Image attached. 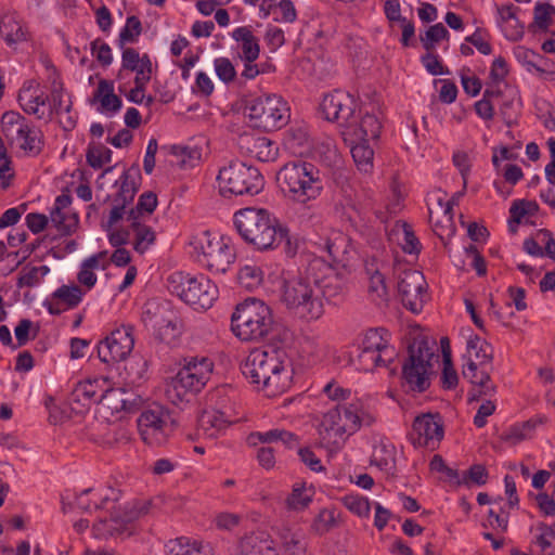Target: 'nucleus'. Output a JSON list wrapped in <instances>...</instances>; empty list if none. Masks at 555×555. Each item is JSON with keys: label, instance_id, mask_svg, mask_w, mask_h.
<instances>
[{"label": "nucleus", "instance_id": "1", "mask_svg": "<svg viewBox=\"0 0 555 555\" xmlns=\"http://www.w3.org/2000/svg\"><path fill=\"white\" fill-rule=\"evenodd\" d=\"M285 356V351L273 347L256 349L241 365L242 374L249 383L266 390L268 396L282 393L289 388L292 382Z\"/></svg>", "mask_w": 555, "mask_h": 555}, {"label": "nucleus", "instance_id": "2", "mask_svg": "<svg viewBox=\"0 0 555 555\" xmlns=\"http://www.w3.org/2000/svg\"><path fill=\"white\" fill-rule=\"evenodd\" d=\"M233 221L244 242L259 251L278 248L288 232L287 227L264 208H242L234 214Z\"/></svg>", "mask_w": 555, "mask_h": 555}, {"label": "nucleus", "instance_id": "3", "mask_svg": "<svg viewBox=\"0 0 555 555\" xmlns=\"http://www.w3.org/2000/svg\"><path fill=\"white\" fill-rule=\"evenodd\" d=\"M276 181L284 195L299 204L317 199L324 190L321 170L306 160L283 165L276 173Z\"/></svg>", "mask_w": 555, "mask_h": 555}, {"label": "nucleus", "instance_id": "4", "mask_svg": "<svg viewBox=\"0 0 555 555\" xmlns=\"http://www.w3.org/2000/svg\"><path fill=\"white\" fill-rule=\"evenodd\" d=\"M427 337L420 336L408 346V356L401 364L400 387L406 393H423L431 385L434 346Z\"/></svg>", "mask_w": 555, "mask_h": 555}, {"label": "nucleus", "instance_id": "5", "mask_svg": "<svg viewBox=\"0 0 555 555\" xmlns=\"http://www.w3.org/2000/svg\"><path fill=\"white\" fill-rule=\"evenodd\" d=\"M280 291L281 301L299 319L313 321L323 315L324 306L319 298L317 279L296 276L283 280Z\"/></svg>", "mask_w": 555, "mask_h": 555}, {"label": "nucleus", "instance_id": "6", "mask_svg": "<svg viewBox=\"0 0 555 555\" xmlns=\"http://www.w3.org/2000/svg\"><path fill=\"white\" fill-rule=\"evenodd\" d=\"M190 255L201 267L211 273H225L236 259L230 238L202 231L190 241Z\"/></svg>", "mask_w": 555, "mask_h": 555}, {"label": "nucleus", "instance_id": "7", "mask_svg": "<svg viewBox=\"0 0 555 555\" xmlns=\"http://www.w3.org/2000/svg\"><path fill=\"white\" fill-rule=\"evenodd\" d=\"M273 325L271 308L256 298L238 304L231 317V330L243 341L263 339L271 333Z\"/></svg>", "mask_w": 555, "mask_h": 555}, {"label": "nucleus", "instance_id": "8", "mask_svg": "<svg viewBox=\"0 0 555 555\" xmlns=\"http://www.w3.org/2000/svg\"><path fill=\"white\" fill-rule=\"evenodd\" d=\"M212 367V361L206 357L185 359V364L167 384L166 397L168 400L175 405L190 402L209 380Z\"/></svg>", "mask_w": 555, "mask_h": 555}, {"label": "nucleus", "instance_id": "9", "mask_svg": "<svg viewBox=\"0 0 555 555\" xmlns=\"http://www.w3.org/2000/svg\"><path fill=\"white\" fill-rule=\"evenodd\" d=\"M219 193L223 197L259 194L264 188V178L257 167L238 159L230 160L219 169L217 176Z\"/></svg>", "mask_w": 555, "mask_h": 555}, {"label": "nucleus", "instance_id": "10", "mask_svg": "<svg viewBox=\"0 0 555 555\" xmlns=\"http://www.w3.org/2000/svg\"><path fill=\"white\" fill-rule=\"evenodd\" d=\"M167 288L195 310H207L218 298V287L207 276L191 275L182 271L171 273L167 279Z\"/></svg>", "mask_w": 555, "mask_h": 555}, {"label": "nucleus", "instance_id": "11", "mask_svg": "<svg viewBox=\"0 0 555 555\" xmlns=\"http://www.w3.org/2000/svg\"><path fill=\"white\" fill-rule=\"evenodd\" d=\"M245 114L253 127L266 132L282 129L291 118L287 102L276 94H263L247 100Z\"/></svg>", "mask_w": 555, "mask_h": 555}, {"label": "nucleus", "instance_id": "12", "mask_svg": "<svg viewBox=\"0 0 555 555\" xmlns=\"http://www.w3.org/2000/svg\"><path fill=\"white\" fill-rule=\"evenodd\" d=\"M224 391V388H218L210 393V408L205 409L197 418V431L207 438H217L232 423L225 405Z\"/></svg>", "mask_w": 555, "mask_h": 555}, {"label": "nucleus", "instance_id": "13", "mask_svg": "<svg viewBox=\"0 0 555 555\" xmlns=\"http://www.w3.org/2000/svg\"><path fill=\"white\" fill-rule=\"evenodd\" d=\"M134 326L122 324L115 328L98 344V357L106 364H114L125 360L134 346Z\"/></svg>", "mask_w": 555, "mask_h": 555}, {"label": "nucleus", "instance_id": "14", "mask_svg": "<svg viewBox=\"0 0 555 555\" xmlns=\"http://www.w3.org/2000/svg\"><path fill=\"white\" fill-rule=\"evenodd\" d=\"M357 101L356 99L347 93L339 90L324 95L320 103V112L323 117L328 120L336 122L341 130L350 129L351 122L356 117Z\"/></svg>", "mask_w": 555, "mask_h": 555}, {"label": "nucleus", "instance_id": "15", "mask_svg": "<svg viewBox=\"0 0 555 555\" xmlns=\"http://www.w3.org/2000/svg\"><path fill=\"white\" fill-rule=\"evenodd\" d=\"M152 501L133 502L131 506L127 505L122 513L113 511L108 519H100L93 524V532L96 538H105L122 533L127 529V525L132 522L140 516L149 514Z\"/></svg>", "mask_w": 555, "mask_h": 555}, {"label": "nucleus", "instance_id": "16", "mask_svg": "<svg viewBox=\"0 0 555 555\" xmlns=\"http://www.w3.org/2000/svg\"><path fill=\"white\" fill-rule=\"evenodd\" d=\"M443 436L441 416L438 413H427L415 417L409 439L415 448L424 447L434 451L439 447Z\"/></svg>", "mask_w": 555, "mask_h": 555}, {"label": "nucleus", "instance_id": "17", "mask_svg": "<svg viewBox=\"0 0 555 555\" xmlns=\"http://www.w3.org/2000/svg\"><path fill=\"white\" fill-rule=\"evenodd\" d=\"M426 286L422 272L417 270L402 272L397 288L403 307L414 314L422 312L427 300Z\"/></svg>", "mask_w": 555, "mask_h": 555}, {"label": "nucleus", "instance_id": "18", "mask_svg": "<svg viewBox=\"0 0 555 555\" xmlns=\"http://www.w3.org/2000/svg\"><path fill=\"white\" fill-rule=\"evenodd\" d=\"M167 412L162 405L144 410L138 417V429L142 440L150 446H158L166 441Z\"/></svg>", "mask_w": 555, "mask_h": 555}, {"label": "nucleus", "instance_id": "19", "mask_svg": "<svg viewBox=\"0 0 555 555\" xmlns=\"http://www.w3.org/2000/svg\"><path fill=\"white\" fill-rule=\"evenodd\" d=\"M490 366H479V363L469 359L463 366L462 374L465 379L472 384V389L467 393L468 402L479 401L483 397H491L495 392L490 372Z\"/></svg>", "mask_w": 555, "mask_h": 555}, {"label": "nucleus", "instance_id": "20", "mask_svg": "<svg viewBox=\"0 0 555 555\" xmlns=\"http://www.w3.org/2000/svg\"><path fill=\"white\" fill-rule=\"evenodd\" d=\"M341 403H337L324 415L319 427L320 444L330 451L338 450L345 443L346 437H338L337 427L343 424Z\"/></svg>", "mask_w": 555, "mask_h": 555}, {"label": "nucleus", "instance_id": "21", "mask_svg": "<svg viewBox=\"0 0 555 555\" xmlns=\"http://www.w3.org/2000/svg\"><path fill=\"white\" fill-rule=\"evenodd\" d=\"M350 129L340 130V134L344 141H369L377 140L382 130V122L374 114L366 113L360 120L356 116L353 122H351Z\"/></svg>", "mask_w": 555, "mask_h": 555}, {"label": "nucleus", "instance_id": "22", "mask_svg": "<svg viewBox=\"0 0 555 555\" xmlns=\"http://www.w3.org/2000/svg\"><path fill=\"white\" fill-rule=\"evenodd\" d=\"M72 196L68 193H62L55 198L54 206L50 212V219L53 225L63 236L70 235L78 227V215L67 214L64 210L72 204Z\"/></svg>", "mask_w": 555, "mask_h": 555}, {"label": "nucleus", "instance_id": "23", "mask_svg": "<svg viewBox=\"0 0 555 555\" xmlns=\"http://www.w3.org/2000/svg\"><path fill=\"white\" fill-rule=\"evenodd\" d=\"M11 145L16 144L27 156H38L44 147L42 131L31 125L28 120L17 130V134L8 141Z\"/></svg>", "mask_w": 555, "mask_h": 555}, {"label": "nucleus", "instance_id": "24", "mask_svg": "<svg viewBox=\"0 0 555 555\" xmlns=\"http://www.w3.org/2000/svg\"><path fill=\"white\" fill-rule=\"evenodd\" d=\"M142 181L140 167L138 164H132L130 168L125 170L120 176L117 183H119V190L114 195V203H120L128 206L134 199Z\"/></svg>", "mask_w": 555, "mask_h": 555}, {"label": "nucleus", "instance_id": "25", "mask_svg": "<svg viewBox=\"0 0 555 555\" xmlns=\"http://www.w3.org/2000/svg\"><path fill=\"white\" fill-rule=\"evenodd\" d=\"M365 271L369 276V295L377 306H387L389 296L385 275L375 266L374 261L366 263Z\"/></svg>", "mask_w": 555, "mask_h": 555}, {"label": "nucleus", "instance_id": "26", "mask_svg": "<svg viewBox=\"0 0 555 555\" xmlns=\"http://www.w3.org/2000/svg\"><path fill=\"white\" fill-rule=\"evenodd\" d=\"M104 398L105 392L98 391V380H83L76 384L68 399L72 404L77 403L87 408L91 403L101 402Z\"/></svg>", "mask_w": 555, "mask_h": 555}, {"label": "nucleus", "instance_id": "27", "mask_svg": "<svg viewBox=\"0 0 555 555\" xmlns=\"http://www.w3.org/2000/svg\"><path fill=\"white\" fill-rule=\"evenodd\" d=\"M390 334L385 327L369 328L362 339V349L371 350L389 357L393 349L389 345Z\"/></svg>", "mask_w": 555, "mask_h": 555}, {"label": "nucleus", "instance_id": "28", "mask_svg": "<svg viewBox=\"0 0 555 555\" xmlns=\"http://www.w3.org/2000/svg\"><path fill=\"white\" fill-rule=\"evenodd\" d=\"M349 147L353 158V162L358 168L363 173L372 172L374 168V151L370 146L369 141H344Z\"/></svg>", "mask_w": 555, "mask_h": 555}, {"label": "nucleus", "instance_id": "29", "mask_svg": "<svg viewBox=\"0 0 555 555\" xmlns=\"http://www.w3.org/2000/svg\"><path fill=\"white\" fill-rule=\"evenodd\" d=\"M242 139L249 144L248 152L258 160L268 163L276 158L278 147L270 139L254 135H245Z\"/></svg>", "mask_w": 555, "mask_h": 555}, {"label": "nucleus", "instance_id": "30", "mask_svg": "<svg viewBox=\"0 0 555 555\" xmlns=\"http://www.w3.org/2000/svg\"><path fill=\"white\" fill-rule=\"evenodd\" d=\"M503 91L500 86L492 85L483 91L481 100L475 103L476 114L483 120H491L494 116V106L502 100Z\"/></svg>", "mask_w": 555, "mask_h": 555}, {"label": "nucleus", "instance_id": "31", "mask_svg": "<svg viewBox=\"0 0 555 555\" xmlns=\"http://www.w3.org/2000/svg\"><path fill=\"white\" fill-rule=\"evenodd\" d=\"M271 11L276 21L293 22L296 18V10L291 0H281L278 4L275 0H262L260 12L263 16H268Z\"/></svg>", "mask_w": 555, "mask_h": 555}, {"label": "nucleus", "instance_id": "32", "mask_svg": "<svg viewBox=\"0 0 555 555\" xmlns=\"http://www.w3.org/2000/svg\"><path fill=\"white\" fill-rule=\"evenodd\" d=\"M130 230L134 233L133 249L139 254H144L156 240L154 230L139 219L128 220Z\"/></svg>", "mask_w": 555, "mask_h": 555}, {"label": "nucleus", "instance_id": "33", "mask_svg": "<svg viewBox=\"0 0 555 555\" xmlns=\"http://www.w3.org/2000/svg\"><path fill=\"white\" fill-rule=\"evenodd\" d=\"M94 99H99L102 107L108 112L117 113L122 106L120 98L114 93V82L111 80H100Z\"/></svg>", "mask_w": 555, "mask_h": 555}, {"label": "nucleus", "instance_id": "34", "mask_svg": "<svg viewBox=\"0 0 555 555\" xmlns=\"http://www.w3.org/2000/svg\"><path fill=\"white\" fill-rule=\"evenodd\" d=\"M155 339L159 343H164L166 345H172L177 341L180 336V331L177 325V317L168 311L160 323L154 327Z\"/></svg>", "mask_w": 555, "mask_h": 555}, {"label": "nucleus", "instance_id": "35", "mask_svg": "<svg viewBox=\"0 0 555 555\" xmlns=\"http://www.w3.org/2000/svg\"><path fill=\"white\" fill-rule=\"evenodd\" d=\"M393 353L395 352L391 351L389 357H386L378 352L360 348V352L357 356V359L353 361L356 364H358L359 370L364 372H373L375 367L389 366V364L392 362Z\"/></svg>", "mask_w": 555, "mask_h": 555}, {"label": "nucleus", "instance_id": "36", "mask_svg": "<svg viewBox=\"0 0 555 555\" xmlns=\"http://www.w3.org/2000/svg\"><path fill=\"white\" fill-rule=\"evenodd\" d=\"M343 425L337 427L338 437L352 435L360 429L359 401L341 404Z\"/></svg>", "mask_w": 555, "mask_h": 555}, {"label": "nucleus", "instance_id": "37", "mask_svg": "<svg viewBox=\"0 0 555 555\" xmlns=\"http://www.w3.org/2000/svg\"><path fill=\"white\" fill-rule=\"evenodd\" d=\"M384 12L391 26H398L401 35H414V25L411 21L401 15L399 0H387L384 4Z\"/></svg>", "mask_w": 555, "mask_h": 555}, {"label": "nucleus", "instance_id": "38", "mask_svg": "<svg viewBox=\"0 0 555 555\" xmlns=\"http://www.w3.org/2000/svg\"><path fill=\"white\" fill-rule=\"evenodd\" d=\"M371 463L387 474H392L396 468L395 447L384 442L375 446Z\"/></svg>", "mask_w": 555, "mask_h": 555}, {"label": "nucleus", "instance_id": "39", "mask_svg": "<svg viewBox=\"0 0 555 555\" xmlns=\"http://www.w3.org/2000/svg\"><path fill=\"white\" fill-rule=\"evenodd\" d=\"M49 102V96L44 95L42 92H34V94H26L18 99V104L22 109L28 115H35L38 119H42L44 117V111L40 107L46 106Z\"/></svg>", "mask_w": 555, "mask_h": 555}, {"label": "nucleus", "instance_id": "40", "mask_svg": "<svg viewBox=\"0 0 555 555\" xmlns=\"http://www.w3.org/2000/svg\"><path fill=\"white\" fill-rule=\"evenodd\" d=\"M243 555H279L273 541L247 538L241 543Z\"/></svg>", "mask_w": 555, "mask_h": 555}, {"label": "nucleus", "instance_id": "41", "mask_svg": "<svg viewBox=\"0 0 555 555\" xmlns=\"http://www.w3.org/2000/svg\"><path fill=\"white\" fill-rule=\"evenodd\" d=\"M157 204V195L154 192L147 191L142 193L137 205L128 211L127 220H140L141 216L145 212L151 215L156 209Z\"/></svg>", "mask_w": 555, "mask_h": 555}, {"label": "nucleus", "instance_id": "42", "mask_svg": "<svg viewBox=\"0 0 555 555\" xmlns=\"http://www.w3.org/2000/svg\"><path fill=\"white\" fill-rule=\"evenodd\" d=\"M83 292L78 285H62L52 294V299L60 300L66 309L77 307L82 300Z\"/></svg>", "mask_w": 555, "mask_h": 555}, {"label": "nucleus", "instance_id": "43", "mask_svg": "<svg viewBox=\"0 0 555 555\" xmlns=\"http://www.w3.org/2000/svg\"><path fill=\"white\" fill-rule=\"evenodd\" d=\"M281 546L286 555H305L307 552L306 541L297 533L285 530L281 533Z\"/></svg>", "mask_w": 555, "mask_h": 555}, {"label": "nucleus", "instance_id": "44", "mask_svg": "<svg viewBox=\"0 0 555 555\" xmlns=\"http://www.w3.org/2000/svg\"><path fill=\"white\" fill-rule=\"evenodd\" d=\"M50 269L43 264L40 267H25L21 270L17 278V287H34L40 283V279L49 273Z\"/></svg>", "mask_w": 555, "mask_h": 555}, {"label": "nucleus", "instance_id": "45", "mask_svg": "<svg viewBox=\"0 0 555 555\" xmlns=\"http://www.w3.org/2000/svg\"><path fill=\"white\" fill-rule=\"evenodd\" d=\"M555 20V7L550 3L537 2L533 8V24L545 33Z\"/></svg>", "mask_w": 555, "mask_h": 555}, {"label": "nucleus", "instance_id": "46", "mask_svg": "<svg viewBox=\"0 0 555 555\" xmlns=\"http://www.w3.org/2000/svg\"><path fill=\"white\" fill-rule=\"evenodd\" d=\"M27 119L18 112L8 111L1 117V132L7 141L17 134V130Z\"/></svg>", "mask_w": 555, "mask_h": 555}, {"label": "nucleus", "instance_id": "47", "mask_svg": "<svg viewBox=\"0 0 555 555\" xmlns=\"http://www.w3.org/2000/svg\"><path fill=\"white\" fill-rule=\"evenodd\" d=\"M171 153L180 157V167L183 169L194 168L199 164L202 152L197 147L173 145Z\"/></svg>", "mask_w": 555, "mask_h": 555}, {"label": "nucleus", "instance_id": "48", "mask_svg": "<svg viewBox=\"0 0 555 555\" xmlns=\"http://www.w3.org/2000/svg\"><path fill=\"white\" fill-rule=\"evenodd\" d=\"M112 151L103 144L89 145L86 154L87 163L93 169H100L112 160Z\"/></svg>", "mask_w": 555, "mask_h": 555}, {"label": "nucleus", "instance_id": "49", "mask_svg": "<svg viewBox=\"0 0 555 555\" xmlns=\"http://www.w3.org/2000/svg\"><path fill=\"white\" fill-rule=\"evenodd\" d=\"M168 309L160 306L155 301H149L144 305L141 320L145 326H152L153 328L160 323V320L168 314Z\"/></svg>", "mask_w": 555, "mask_h": 555}, {"label": "nucleus", "instance_id": "50", "mask_svg": "<svg viewBox=\"0 0 555 555\" xmlns=\"http://www.w3.org/2000/svg\"><path fill=\"white\" fill-rule=\"evenodd\" d=\"M489 479V473L487 468L481 464L472 465L462 475V486L470 488L473 485L483 486Z\"/></svg>", "mask_w": 555, "mask_h": 555}, {"label": "nucleus", "instance_id": "51", "mask_svg": "<svg viewBox=\"0 0 555 555\" xmlns=\"http://www.w3.org/2000/svg\"><path fill=\"white\" fill-rule=\"evenodd\" d=\"M496 105L499 106L502 119L507 127H512L517 122L519 104L514 100V98H506L503 94L502 100H499Z\"/></svg>", "mask_w": 555, "mask_h": 555}, {"label": "nucleus", "instance_id": "52", "mask_svg": "<svg viewBox=\"0 0 555 555\" xmlns=\"http://www.w3.org/2000/svg\"><path fill=\"white\" fill-rule=\"evenodd\" d=\"M343 503L347 509L359 517H369L371 505L370 501L358 494H347L343 498Z\"/></svg>", "mask_w": 555, "mask_h": 555}, {"label": "nucleus", "instance_id": "53", "mask_svg": "<svg viewBox=\"0 0 555 555\" xmlns=\"http://www.w3.org/2000/svg\"><path fill=\"white\" fill-rule=\"evenodd\" d=\"M396 225L401 228L403 232V251L411 255L418 254L421 251L422 245L416 237L412 227L404 221H397Z\"/></svg>", "mask_w": 555, "mask_h": 555}, {"label": "nucleus", "instance_id": "54", "mask_svg": "<svg viewBox=\"0 0 555 555\" xmlns=\"http://www.w3.org/2000/svg\"><path fill=\"white\" fill-rule=\"evenodd\" d=\"M319 298L324 297L326 300H332L343 292V286L335 276H325L318 280Z\"/></svg>", "mask_w": 555, "mask_h": 555}, {"label": "nucleus", "instance_id": "55", "mask_svg": "<svg viewBox=\"0 0 555 555\" xmlns=\"http://www.w3.org/2000/svg\"><path fill=\"white\" fill-rule=\"evenodd\" d=\"M168 555H204L196 544H190L185 538H178L167 544Z\"/></svg>", "mask_w": 555, "mask_h": 555}, {"label": "nucleus", "instance_id": "56", "mask_svg": "<svg viewBox=\"0 0 555 555\" xmlns=\"http://www.w3.org/2000/svg\"><path fill=\"white\" fill-rule=\"evenodd\" d=\"M459 376L453 366L452 358L449 352L444 351L443 369L441 373V386L443 389H454L457 386Z\"/></svg>", "mask_w": 555, "mask_h": 555}, {"label": "nucleus", "instance_id": "57", "mask_svg": "<svg viewBox=\"0 0 555 555\" xmlns=\"http://www.w3.org/2000/svg\"><path fill=\"white\" fill-rule=\"evenodd\" d=\"M237 41H241V54L240 56L246 62L253 63L259 56V43L256 37H234Z\"/></svg>", "mask_w": 555, "mask_h": 555}, {"label": "nucleus", "instance_id": "58", "mask_svg": "<svg viewBox=\"0 0 555 555\" xmlns=\"http://www.w3.org/2000/svg\"><path fill=\"white\" fill-rule=\"evenodd\" d=\"M243 520V516L230 512L218 513L214 518V524L219 530L233 531Z\"/></svg>", "mask_w": 555, "mask_h": 555}, {"label": "nucleus", "instance_id": "59", "mask_svg": "<svg viewBox=\"0 0 555 555\" xmlns=\"http://www.w3.org/2000/svg\"><path fill=\"white\" fill-rule=\"evenodd\" d=\"M91 51L92 55L95 56V59L102 66L106 67L112 64V50L109 46L102 41L100 38H96L94 41L91 42Z\"/></svg>", "mask_w": 555, "mask_h": 555}, {"label": "nucleus", "instance_id": "60", "mask_svg": "<svg viewBox=\"0 0 555 555\" xmlns=\"http://www.w3.org/2000/svg\"><path fill=\"white\" fill-rule=\"evenodd\" d=\"M215 70L220 80L229 83L234 80L236 70L227 57H218L215 60Z\"/></svg>", "mask_w": 555, "mask_h": 555}, {"label": "nucleus", "instance_id": "61", "mask_svg": "<svg viewBox=\"0 0 555 555\" xmlns=\"http://www.w3.org/2000/svg\"><path fill=\"white\" fill-rule=\"evenodd\" d=\"M298 456L300 461L312 472L322 473L325 472V467L322 465L321 460L315 453L309 448H298Z\"/></svg>", "mask_w": 555, "mask_h": 555}, {"label": "nucleus", "instance_id": "62", "mask_svg": "<svg viewBox=\"0 0 555 555\" xmlns=\"http://www.w3.org/2000/svg\"><path fill=\"white\" fill-rule=\"evenodd\" d=\"M532 428L533 426L530 424V422H525L521 425H514L509 427V429L504 434H502L501 440L516 444L525 440L527 438L526 430Z\"/></svg>", "mask_w": 555, "mask_h": 555}, {"label": "nucleus", "instance_id": "63", "mask_svg": "<svg viewBox=\"0 0 555 555\" xmlns=\"http://www.w3.org/2000/svg\"><path fill=\"white\" fill-rule=\"evenodd\" d=\"M554 62L543 56L542 54L534 52V59H532L531 67L529 73H535L542 77L545 74H554Z\"/></svg>", "mask_w": 555, "mask_h": 555}, {"label": "nucleus", "instance_id": "64", "mask_svg": "<svg viewBox=\"0 0 555 555\" xmlns=\"http://www.w3.org/2000/svg\"><path fill=\"white\" fill-rule=\"evenodd\" d=\"M335 525L334 512L326 508L320 511L318 517L314 520L315 530L323 534L328 532Z\"/></svg>", "mask_w": 555, "mask_h": 555}]
</instances>
